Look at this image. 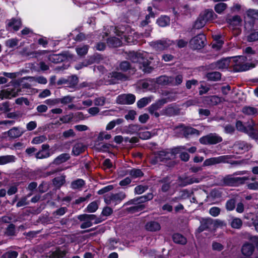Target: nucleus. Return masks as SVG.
Listing matches in <instances>:
<instances>
[{"label": "nucleus", "instance_id": "f257e3e1", "mask_svg": "<svg viewBox=\"0 0 258 258\" xmlns=\"http://www.w3.org/2000/svg\"><path fill=\"white\" fill-rule=\"evenodd\" d=\"M147 55L146 52L133 51L130 53L128 57L132 62L138 63L140 69L144 73H150L153 71V68L150 66L151 62L147 59Z\"/></svg>", "mask_w": 258, "mask_h": 258}, {"label": "nucleus", "instance_id": "f03ea898", "mask_svg": "<svg viewBox=\"0 0 258 258\" xmlns=\"http://www.w3.org/2000/svg\"><path fill=\"white\" fill-rule=\"evenodd\" d=\"M115 33L121 37L122 40L128 44H134L139 38V34L136 33L128 25H121L115 28Z\"/></svg>", "mask_w": 258, "mask_h": 258}, {"label": "nucleus", "instance_id": "7ed1b4c3", "mask_svg": "<svg viewBox=\"0 0 258 258\" xmlns=\"http://www.w3.org/2000/svg\"><path fill=\"white\" fill-rule=\"evenodd\" d=\"M220 184L224 186H232L237 184H242L248 179V177H234L232 175H227L220 178Z\"/></svg>", "mask_w": 258, "mask_h": 258}, {"label": "nucleus", "instance_id": "20e7f679", "mask_svg": "<svg viewBox=\"0 0 258 258\" xmlns=\"http://www.w3.org/2000/svg\"><path fill=\"white\" fill-rule=\"evenodd\" d=\"M126 197V194L123 191H120L115 194H109L105 196L104 202L107 205L116 206L120 203Z\"/></svg>", "mask_w": 258, "mask_h": 258}, {"label": "nucleus", "instance_id": "39448f33", "mask_svg": "<svg viewBox=\"0 0 258 258\" xmlns=\"http://www.w3.org/2000/svg\"><path fill=\"white\" fill-rule=\"evenodd\" d=\"M173 152L163 150L155 153L152 157L151 162L153 164H156L159 162H163L169 160L174 157Z\"/></svg>", "mask_w": 258, "mask_h": 258}, {"label": "nucleus", "instance_id": "423d86ee", "mask_svg": "<svg viewBox=\"0 0 258 258\" xmlns=\"http://www.w3.org/2000/svg\"><path fill=\"white\" fill-rule=\"evenodd\" d=\"M199 141L203 145H214L222 141V138L216 133H210L201 137Z\"/></svg>", "mask_w": 258, "mask_h": 258}, {"label": "nucleus", "instance_id": "0eeeda50", "mask_svg": "<svg viewBox=\"0 0 258 258\" xmlns=\"http://www.w3.org/2000/svg\"><path fill=\"white\" fill-rule=\"evenodd\" d=\"M230 157L227 155H223L217 157H212L206 159L203 163V166H209L221 163L227 162Z\"/></svg>", "mask_w": 258, "mask_h": 258}, {"label": "nucleus", "instance_id": "6e6552de", "mask_svg": "<svg viewBox=\"0 0 258 258\" xmlns=\"http://www.w3.org/2000/svg\"><path fill=\"white\" fill-rule=\"evenodd\" d=\"M205 40L206 37L204 34H199L192 38L190 40L189 44L193 49H201L204 46Z\"/></svg>", "mask_w": 258, "mask_h": 258}, {"label": "nucleus", "instance_id": "1a4fd4ad", "mask_svg": "<svg viewBox=\"0 0 258 258\" xmlns=\"http://www.w3.org/2000/svg\"><path fill=\"white\" fill-rule=\"evenodd\" d=\"M136 100V97L132 94H121L116 98V103L120 104H132Z\"/></svg>", "mask_w": 258, "mask_h": 258}, {"label": "nucleus", "instance_id": "9d476101", "mask_svg": "<svg viewBox=\"0 0 258 258\" xmlns=\"http://www.w3.org/2000/svg\"><path fill=\"white\" fill-rule=\"evenodd\" d=\"M153 46L157 50H162L171 45L173 42L169 39H163L153 42Z\"/></svg>", "mask_w": 258, "mask_h": 258}, {"label": "nucleus", "instance_id": "9b49d317", "mask_svg": "<svg viewBox=\"0 0 258 258\" xmlns=\"http://www.w3.org/2000/svg\"><path fill=\"white\" fill-rule=\"evenodd\" d=\"M165 103H166V101L165 99H162L152 104L148 108L149 113L154 115L156 117H158L160 116V114L157 112V110L161 108Z\"/></svg>", "mask_w": 258, "mask_h": 258}, {"label": "nucleus", "instance_id": "f8f14e48", "mask_svg": "<svg viewBox=\"0 0 258 258\" xmlns=\"http://www.w3.org/2000/svg\"><path fill=\"white\" fill-rule=\"evenodd\" d=\"M236 127L239 131L248 134L250 136L255 135V131L251 125H248L245 127L242 123V121L238 120L236 123Z\"/></svg>", "mask_w": 258, "mask_h": 258}, {"label": "nucleus", "instance_id": "ddd939ff", "mask_svg": "<svg viewBox=\"0 0 258 258\" xmlns=\"http://www.w3.org/2000/svg\"><path fill=\"white\" fill-rule=\"evenodd\" d=\"M19 91V89L17 88H15L12 89L9 88L7 90H2L1 92L0 96L2 99H11L17 96L18 95V92Z\"/></svg>", "mask_w": 258, "mask_h": 258}, {"label": "nucleus", "instance_id": "4468645a", "mask_svg": "<svg viewBox=\"0 0 258 258\" xmlns=\"http://www.w3.org/2000/svg\"><path fill=\"white\" fill-rule=\"evenodd\" d=\"M22 26V22L19 19L13 18L9 20L7 24V29L9 31H18Z\"/></svg>", "mask_w": 258, "mask_h": 258}, {"label": "nucleus", "instance_id": "2eb2a0df", "mask_svg": "<svg viewBox=\"0 0 258 258\" xmlns=\"http://www.w3.org/2000/svg\"><path fill=\"white\" fill-rule=\"evenodd\" d=\"M200 15L206 23L217 18V15L212 9H206L201 12Z\"/></svg>", "mask_w": 258, "mask_h": 258}, {"label": "nucleus", "instance_id": "dca6fc26", "mask_svg": "<svg viewBox=\"0 0 258 258\" xmlns=\"http://www.w3.org/2000/svg\"><path fill=\"white\" fill-rule=\"evenodd\" d=\"M200 223L201 225L197 230L199 233L210 228L213 224V219L210 218H204L201 220Z\"/></svg>", "mask_w": 258, "mask_h": 258}, {"label": "nucleus", "instance_id": "f3484780", "mask_svg": "<svg viewBox=\"0 0 258 258\" xmlns=\"http://www.w3.org/2000/svg\"><path fill=\"white\" fill-rule=\"evenodd\" d=\"M205 176H201L200 177H196V176H189L185 177L183 179V182L180 183V185L181 186H185L187 184H191L194 183H199L204 178H205Z\"/></svg>", "mask_w": 258, "mask_h": 258}, {"label": "nucleus", "instance_id": "a211bd4d", "mask_svg": "<svg viewBox=\"0 0 258 258\" xmlns=\"http://www.w3.org/2000/svg\"><path fill=\"white\" fill-rule=\"evenodd\" d=\"M145 227L146 230L150 232L158 231L161 229L160 224L158 222L154 221L148 222Z\"/></svg>", "mask_w": 258, "mask_h": 258}, {"label": "nucleus", "instance_id": "6ab92c4d", "mask_svg": "<svg viewBox=\"0 0 258 258\" xmlns=\"http://www.w3.org/2000/svg\"><path fill=\"white\" fill-rule=\"evenodd\" d=\"M204 101L210 105H216L221 102V98L217 96H211L204 97Z\"/></svg>", "mask_w": 258, "mask_h": 258}, {"label": "nucleus", "instance_id": "aec40b11", "mask_svg": "<svg viewBox=\"0 0 258 258\" xmlns=\"http://www.w3.org/2000/svg\"><path fill=\"white\" fill-rule=\"evenodd\" d=\"M70 158V156L69 154L63 153L57 156L56 158H55L53 161L51 163H50V165H59L68 161Z\"/></svg>", "mask_w": 258, "mask_h": 258}, {"label": "nucleus", "instance_id": "412c9836", "mask_svg": "<svg viewBox=\"0 0 258 258\" xmlns=\"http://www.w3.org/2000/svg\"><path fill=\"white\" fill-rule=\"evenodd\" d=\"M254 250V246L250 243L244 244L241 248L242 254L247 256H250L253 253Z\"/></svg>", "mask_w": 258, "mask_h": 258}, {"label": "nucleus", "instance_id": "4be33fe9", "mask_svg": "<svg viewBox=\"0 0 258 258\" xmlns=\"http://www.w3.org/2000/svg\"><path fill=\"white\" fill-rule=\"evenodd\" d=\"M155 84V81L153 79H147L139 83V87H141L143 89L151 90L153 85Z\"/></svg>", "mask_w": 258, "mask_h": 258}, {"label": "nucleus", "instance_id": "5701e85b", "mask_svg": "<svg viewBox=\"0 0 258 258\" xmlns=\"http://www.w3.org/2000/svg\"><path fill=\"white\" fill-rule=\"evenodd\" d=\"M79 220H90L92 222V221L94 220V224H98L102 222V220L100 218H97L95 215H89V214H83L78 216Z\"/></svg>", "mask_w": 258, "mask_h": 258}, {"label": "nucleus", "instance_id": "b1692460", "mask_svg": "<svg viewBox=\"0 0 258 258\" xmlns=\"http://www.w3.org/2000/svg\"><path fill=\"white\" fill-rule=\"evenodd\" d=\"M85 185V181L82 179H77L73 181L70 187L74 190H81L82 188Z\"/></svg>", "mask_w": 258, "mask_h": 258}, {"label": "nucleus", "instance_id": "393cba45", "mask_svg": "<svg viewBox=\"0 0 258 258\" xmlns=\"http://www.w3.org/2000/svg\"><path fill=\"white\" fill-rule=\"evenodd\" d=\"M66 176L64 174H62L60 176L55 177L52 180V183L53 185L57 188H59L66 183Z\"/></svg>", "mask_w": 258, "mask_h": 258}, {"label": "nucleus", "instance_id": "a878e982", "mask_svg": "<svg viewBox=\"0 0 258 258\" xmlns=\"http://www.w3.org/2000/svg\"><path fill=\"white\" fill-rule=\"evenodd\" d=\"M86 149V146L83 144L78 143L76 144L72 149V153L75 156H78L84 152Z\"/></svg>", "mask_w": 258, "mask_h": 258}, {"label": "nucleus", "instance_id": "bb28decb", "mask_svg": "<svg viewBox=\"0 0 258 258\" xmlns=\"http://www.w3.org/2000/svg\"><path fill=\"white\" fill-rule=\"evenodd\" d=\"M247 18L252 21L258 20V10L249 9L246 12Z\"/></svg>", "mask_w": 258, "mask_h": 258}, {"label": "nucleus", "instance_id": "cd10ccee", "mask_svg": "<svg viewBox=\"0 0 258 258\" xmlns=\"http://www.w3.org/2000/svg\"><path fill=\"white\" fill-rule=\"evenodd\" d=\"M182 131L185 137H187L188 136L192 135H200V132L198 130L190 127H183Z\"/></svg>", "mask_w": 258, "mask_h": 258}, {"label": "nucleus", "instance_id": "c85d7f7f", "mask_svg": "<svg viewBox=\"0 0 258 258\" xmlns=\"http://www.w3.org/2000/svg\"><path fill=\"white\" fill-rule=\"evenodd\" d=\"M235 147L239 151L243 152L248 151L251 149V146L243 141L237 142L235 144Z\"/></svg>", "mask_w": 258, "mask_h": 258}, {"label": "nucleus", "instance_id": "c756f323", "mask_svg": "<svg viewBox=\"0 0 258 258\" xmlns=\"http://www.w3.org/2000/svg\"><path fill=\"white\" fill-rule=\"evenodd\" d=\"M16 158L14 155H6L0 156V165H4L14 162Z\"/></svg>", "mask_w": 258, "mask_h": 258}, {"label": "nucleus", "instance_id": "7c9ffc66", "mask_svg": "<svg viewBox=\"0 0 258 258\" xmlns=\"http://www.w3.org/2000/svg\"><path fill=\"white\" fill-rule=\"evenodd\" d=\"M109 77L116 81H125L127 79V77L126 75L117 72H113L110 73Z\"/></svg>", "mask_w": 258, "mask_h": 258}, {"label": "nucleus", "instance_id": "2f4dec72", "mask_svg": "<svg viewBox=\"0 0 258 258\" xmlns=\"http://www.w3.org/2000/svg\"><path fill=\"white\" fill-rule=\"evenodd\" d=\"M122 40L116 37H111L108 39V45L112 47H117L121 45Z\"/></svg>", "mask_w": 258, "mask_h": 258}, {"label": "nucleus", "instance_id": "473e14b6", "mask_svg": "<svg viewBox=\"0 0 258 258\" xmlns=\"http://www.w3.org/2000/svg\"><path fill=\"white\" fill-rule=\"evenodd\" d=\"M23 134L18 127H14L10 130L8 134L9 137L12 138H17L20 137Z\"/></svg>", "mask_w": 258, "mask_h": 258}, {"label": "nucleus", "instance_id": "72a5a7b5", "mask_svg": "<svg viewBox=\"0 0 258 258\" xmlns=\"http://www.w3.org/2000/svg\"><path fill=\"white\" fill-rule=\"evenodd\" d=\"M124 121V120L122 118H117L116 119L110 121L106 126V130H111L113 129L115 125H119L121 124Z\"/></svg>", "mask_w": 258, "mask_h": 258}, {"label": "nucleus", "instance_id": "f704fd0d", "mask_svg": "<svg viewBox=\"0 0 258 258\" xmlns=\"http://www.w3.org/2000/svg\"><path fill=\"white\" fill-rule=\"evenodd\" d=\"M157 83L160 85H171V77L162 76L157 79Z\"/></svg>", "mask_w": 258, "mask_h": 258}, {"label": "nucleus", "instance_id": "c9c22d12", "mask_svg": "<svg viewBox=\"0 0 258 258\" xmlns=\"http://www.w3.org/2000/svg\"><path fill=\"white\" fill-rule=\"evenodd\" d=\"M173 240L174 242L181 244H184L186 243V238L179 233H175L173 235Z\"/></svg>", "mask_w": 258, "mask_h": 258}, {"label": "nucleus", "instance_id": "e433bc0d", "mask_svg": "<svg viewBox=\"0 0 258 258\" xmlns=\"http://www.w3.org/2000/svg\"><path fill=\"white\" fill-rule=\"evenodd\" d=\"M128 174L132 178L141 177L144 175L143 172L139 169L134 168L128 171Z\"/></svg>", "mask_w": 258, "mask_h": 258}, {"label": "nucleus", "instance_id": "4c0bfd02", "mask_svg": "<svg viewBox=\"0 0 258 258\" xmlns=\"http://www.w3.org/2000/svg\"><path fill=\"white\" fill-rule=\"evenodd\" d=\"M242 112L247 115H252L257 113V109L251 106H244Z\"/></svg>", "mask_w": 258, "mask_h": 258}, {"label": "nucleus", "instance_id": "58836bf2", "mask_svg": "<svg viewBox=\"0 0 258 258\" xmlns=\"http://www.w3.org/2000/svg\"><path fill=\"white\" fill-rule=\"evenodd\" d=\"M78 83V78L75 76H72L67 79V87H74Z\"/></svg>", "mask_w": 258, "mask_h": 258}, {"label": "nucleus", "instance_id": "ea45409f", "mask_svg": "<svg viewBox=\"0 0 258 258\" xmlns=\"http://www.w3.org/2000/svg\"><path fill=\"white\" fill-rule=\"evenodd\" d=\"M183 81V76L179 74L175 77H171V85L172 86H178L181 84Z\"/></svg>", "mask_w": 258, "mask_h": 258}, {"label": "nucleus", "instance_id": "a19ab883", "mask_svg": "<svg viewBox=\"0 0 258 258\" xmlns=\"http://www.w3.org/2000/svg\"><path fill=\"white\" fill-rule=\"evenodd\" d=\"M227 21L230 25L238 26L240 25L242 22V19L240 16L236 15L231 18L228 19Z\"/></svg>", "mask_w": 258, "mask_h": 258}, {"label": "nucleus", "instance_id": "79ce46f5", "mask_svg": "<svg viewBox=\"0 0 258 258\" xmlns=\"http://www.w3.org/2000/svg\"><path fill=\"white\" fill-rule=\"evenodd\" d=\"M157 23L160 27H165L169 24L170 19L167 16H162L157 20Z\"/></svg>", "mask_w": 258, "mask_h": 258}, {"label": "nucleus", "instance_id": "37998d69", "mask_svg": "<svg viewBox=\"0 0 258 258\" xmlns=\"http://www.w3.org/2000/svg\"><path fill=\"white\" fill-rule=\"evenodd\" d=\"M207 23L204 20V19L201 17L200 15L198 17L196 21H195L193 27L195 29H200L203 28Z\"/></svg>", "mask_w": 258, "mask_h": 258}, {"label": "nucleus", "instance_id": "c03bdc74", "mask_svg": "<svg viewBox=\"0 0 258 258\" xmlns=\"http://www.w3.org/2000/svg\"><path fill=\"white\" fill-rule=\"evenodd\" d=\"M131 68L132 67L128 61H123L120 63L118 67L117 68V70L125 72L128 70H131Z\"/></svg>", "mask_w": 258, "mask_h": 258}, {"label": "nucleus", "instance_id": "a18cd8bd", "mask_svg": "<svg viewBox=\"0 0 258 258\" xmlns=\"http://www.w3.org/2000/svg\"><path fill=\"white\" fill-rule=\"evenodd\" d=\"M221 76V74L218 72L209 73L207 75L208 80L213 81H216L220 80Z\"/></svg>", "mask_w": 258, "mask_h": 258}, {"label": "nucleus", "instance_id": "49530a36", "mask_svg": "<svg viewBox=\"0 0 258 258\" xmlns=\"http://www.w3.org/2000/svg\"><path fill=\"white\" fill-rule=\"evenodd\" d=\"M227 7L226 4L220 3L215 6L214 10L218 14H221L226 10Z\"/></svg>", "mask_w": 258, "mask_h": 258}, {"label": "nucleus", "instance_id": "de8ad7c7", "mask_svg": "<svg viewBox=\"0 0 258 258\" xmlns=\"http://www.w3.org/2000/svg\"><path fill=\"white\" fill-rule=\"evenodd\" d=\"M151 101V99L149 97H144L139 100L137 103V106L139 108H142L146 106Z\"/></svg>", "mask_w": 258, "mask_h": 258}, {"label": "nucleus", "instance_id": "09e8293b", "mask_svg": "<svg viewBox=\"0 0 258 258\" xmlns=\"http://www.w3.org/2000/svg\"><path fill=\"white\" fill-rule=\"evenodd\" d=\"M145 208L144 205H138L127 208V211L130 213H135L144 210Z\"/></svg>", "mask_w": 258, "mask_h": 258}, {"label": "nucleus", "instance_id": "8fccbe9b", "mask_svg": "<svg viewBox=\"0 0 258 258\" xmlns=\"http://www.w3.org/2000/svg\"><path fill=\"white\" fill-rule=\"evenodd\" d=\"M50 156L49 151L43 152L39 150L35 154V157L37 159H42L49 157Z\"/></svg>", "mask_w": 258, "mask_h": 258}, {"label": "nucleus", "instance_id": "3c124183", "mask_svg": "<svg viewBox=\"0 0 258 258\" xmlns=\"http://www.w3.org/2000/svg\"><path fill=\"white\" fill-rule=\"evenodd\" d=\"M74 99V97L70 95L64 96L61 98L57 99V102L63 104H67L72 102Z\"/></svg>", "mask_w": 258, "mask_h": 258}, {"label": "nucleus", "instance_id": "603ef678", "mask_svg": "<svg viewBox=\"0 0 258 258\" xmlns=\"http://www.w3.org/2000/svg\"><path fill=\"white\" fill-rule=\"evenodd\" d=\"M19 42V40L17 38H11L7 40L5 44L6 46L9 48H13L16 46Z\"/></svg>", "mask_w": 258, "mask_h": 258}, {"label": "nucleus", "instance_id": "864d4df0", "mask_svg": "<svg viewBox=\"0 0 258 258\" xmlns=\"http://www.w3.org/2000/svg\"><path fill=\"white\" fill-rule=\"evenodd\" d=\"M242 224V220L238 218H233L231 222V226L233 228L239 229Z\"/></svg>", "mask_w": 258, "mask_h": 258}, {"label": "nucleus", "instance_id": "5fc2aeb1", "mask_svg": "<svg viewBox=\"0 0 258 258\" xmlns=\"http://www.w3.org/2000/svg\"><path fill=\"white\" fill-rule=\"evenodd\" d=\"M106 101V99L105 97L101 96L96 98L94 100L93 102L95 106H102L105 104Z\"/></svg>", "mask_w": 258, "mask_h": 258}, {"label": "nucleus", "instance_id": "6e6d98bb", "mask_svg": "<svg viewBox=\"0 0 258 258\" xmlns=\"http://www.w3.org/2000/svg\"><path fill=\"white\" fill-rule=\"evenodd\" d=\"M46 140V137L44 135H41L34 138L32 141V143L33 144H39L44 142Z\"/></svg>", "mask_w": 258, "mask_h": 258}, {"label": "nucleus", "instance_id": "4d7b16f0", "mask_svg": "<svg viewBox=\"0 0 258 258\" xmlns=\"http://www.w3.org/2000/svg\"><path fill=\"white\" fill-rule=\"evenodd\" d=\"M89 46L88 45H83L81 47L76 48V51L78 55L83 56L86 54L88 51Z\"/></svg>", "mask_w": 258, "mask_h": 258}, {"label": "nucleus", "instance_id": "13d9d810", "mask_svg": "<svg viewBox=\"0 0 258 258\" xmlns=\"http://www.w3.org/2000/svg\"><path fill=\"white\" fill-rule=\"evenodd\" d=\"M98 208V205L96 201L90 203L87 208V211L90 213L95 212Z\"/></svg>", "mask_w": 258, "mask_h": 258}, {"label": "nucleus", "instance_id": "bf43d9fd", "mask_svg": "<svg viewBox=\"0 0 258 258\" xmlns=\"http://www.w3.org/2000/svg\"><path fill=\"white\" fill-rule=\"evenodd\" d=\"M154 197V195L152 193H148L147 195L141 196L139 198V203H142L146 202L148 201L151 200Z\"/></svg>", "mask_w": 258, "mask_h": 258}, {"label": "nucleus", "instance_id": "052dcab7", "mask_svg": "<svg viewBox=\"0 0 258 258\" xmlns=\"http://www.w3.org/2000/svg\"><path fill=\"white\" fill-rule=\"evenodd\" d=\"M247 40L248 42H253L258 40V31H252L247 36Z\"/></svg>", "mask_w": 258, "mask_h": 258}, {"label": "nucleus", "instance_id": "680f3d73", "mask_svg": "<svg viewBox=\"0 0 258 258\" xmlns=\"http://www.w3.org/2000/svg\"><path fill=\"white\" fill-rule=\"evenodd\" d=\"M228 66V60L226 59H222L217 61L216 63V68L219 69L227 68Z\"/></svg>", "mask_w": 258, "mask_h": 258}, {"label": "nucleus", "instance_id": "e2e57ef3", "mask_svg": "<svg viewBox=\"0 0 258 258\" xmlns=\"http://www.w3.org/2000/svg\"><path fill=\"white\" fill-rule=\"evenodd\" d=\"M235 207V200L234 199H230L227 201L226 203V208L228 211H232Z\"/></svg>", "mask_w": 258, "mask_h": 258}, {"label": "nucleus", "instance_id": "0e129e2a", "mask_svg": "<svg viewBox=\"0 0 258 258\" xmlns=\"http://www.w3.org/2000/svg\"><path fill=\"white\" fill-rule=\"evenodd\" d=\"M148 189L147 186L139 185L135 188V192L136 194L140 195L143 194Z\"/></svg>", "mask_w": 258, "mask_h": 258}, {"label": "nucleus", "instance_id": "69168bd1", "mask_svg": "<svg viewBox=\"0 0 258 258\" xmlns=\"http://www.w3.org/2000/svg\"><path fill=\"white\" fill-rule=\"evenodd\" d=\"M199 103V99L198 98H194L189 99L184 103L183 106L187 107L192 105H196Z\"/></svg>", "mask_w": 258, "mask_h": 258}, {"label": "nucleus", "instance_id": "338daca9", "mask_svg": "<svg viewBox=\"0 0 258 258\" xmlns=\"http://www.w3.org/2000/svg\"><path fill=\"white\" fill-rule=\"evenodd\" d=\"M119 239L116 238H111L109 239L107 245L111 249L115 247L116 244L118 243Z\"/></svg>", "mask_w": 258, "mask_h": 258}, {"label": "nucleus", "instance_id": "774afa93", "mask_svg": "<svg viewBox=\"0 0 258 258\" xmlns=\"http://www.w3.org/2000/svg\"><path fill=\"white\" fill-rule=\"evenodd\" d=\"M220 211L221 210L219 208L213 207L210 209L209 213L213 217H217L219 215Z\"/></svg>", "mask_w": 258, "mask_h": 258}]
</instances>
